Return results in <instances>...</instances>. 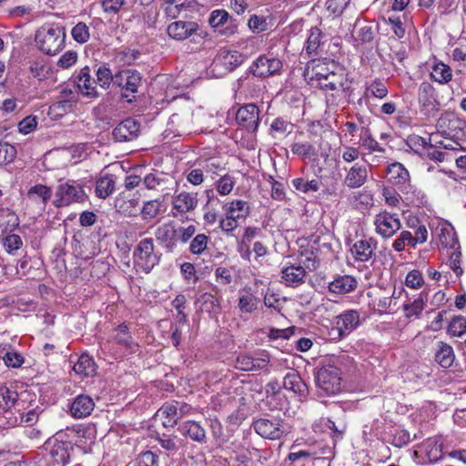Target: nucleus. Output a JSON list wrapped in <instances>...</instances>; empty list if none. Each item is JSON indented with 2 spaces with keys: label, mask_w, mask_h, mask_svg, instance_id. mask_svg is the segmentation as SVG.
<instances>
[{
  "label": "nucleus",
  "mask_w": 466,
  "mask_h": 466,
  "mask_svg": "<svg viewBox=\"0 0 466 466\" xmlns=\"http://www.w3.org/2000/svg\"><path fill=\"white\" fill-rule=\"evenodd\" d=\"M304 76L312 86L325 92L331 91L346 98L351 93V81L345 69L334 61L312 60L307 64Z\"/></svg>",
  "instance_id": "f257e3e1"
},
{
  "label": "nucleus",
  "mask_w": 466,
  "mask_h": 466,
  "mask_svg": "<svg viewBox=\"0 0 466 466\" xmlns=\"http://www.w3.org/2000/svg\"><path fill=\"white\" fill-rule=\"evenodd\" d=\"M352 363V359L342 355L334 359L333 363H327L319 368L315 373V382L319 396H333L342 390V372L336 364Z\"/></svg>",
  "instance_id": "f03ea898"
},
{
  "label": "nucleus",
  "mask_w": 466,
  "mask_h": 466,
  "mask_svg": "<svg viewBox=\"0 0 466 466\" xmlns=\"http://www.w3.org/2000/svg\"><path fill=\"white\" fill-rule=\"evenodd\" d=\"M65 40L64 27L55 24L44 25L35 34V42L39 49L49 56L59 52L65 46Z\"/></svg>",
  "instance_id": "7ed1b4c3"
},
{
  "label": "nucleus",
  "mask_w": 466,
  "mask_h": 466,
  "mask_svg": "<svg viewBox=\"0 0 466 466\" xmlns=\"http://www.w3.org/2000/svg\"><path fill=\"white\" fill-rule=\"evenodd\" d=\"M161 253L155 250L151 238L140 240L133 252L135 265L145 273H149L159 263Z\"/></svg>",
  "instance_id": "20e7f679"
},
{
  "label": "nucleus",
  "mask_w": 466,
  "mask_h": 466,
  "mask_svg": "<svg viewBox=\"0 0 466 466\" xmlns=\"http://www.w3.org/2000/svg\"><path fill=\"white\" fill-rule=\"evenodd\" d=\"M55 196L54 205L56 208L67 207L73 203H83L87 198L82 185L76 180L60 181Z\"/></svg>",
  "instance_id": "39448f33"
},
{
  "label": "nucleus",
  "mask_w": 466,
  "mask_h": 466,
  "mask_svg": "<svg viewBox=\"0 0 466 466\" xmlns=\"http://www.w3.org/2000/svg\"><path fill=\"white\" fill-rule=\"evenodd\" d=\"M115 346L127 353H135L138 344L134 340L127 326L125 323L118 325L114 330L110 339L104 343L103 349L116 353Z\"/></svg>",
  "instance_id": "423d86ee"
},
{
  "label": "nucleus",
  "mask_w": 466,
  "mask_h": 466,
  "mask_svg": "<svg viewBox=\"0 0 466 466\" xmlns=\"http://www.w3.org/2000/svg\"><path fill=\"white\" fill-rule=\"evenodd\" d=\"M253 428L262 438L274 441L289 432V425L276 417L258 419L253 422Z\"/></svg>",
  "instance_id": "0eeeda50"
},
{
  "label": "nucleus",
  "mask_w": 466,
  "mask_h": 466,
  "mask_svg": "<svg viewBox=\"0 0 466 466\" xmlns=\"http://www.w3.org/2000/svg\"><path fill=\"white\" fill-rule=\"evenodd\" d=\"M269 361L268 352L263 350L241 352L236 358L235 368L242 371H258L267 368Z\"/></svg>",
  "instance_id": "6e6552de"
},
{
  "label": "nucleus",
  "mask_w": 466,
  "mask_h": 466,
  "mask_svg": "<svg viewBox=\"0 0 466 466\" xmlns=\"http://www.w3.org/2000/svg\"><path fill=\"white\" fill-rule=\"evenodd\" d=\"M387 175L388 180L406 196L405 198L412 201L411 195L414 193V189L410 185V173L405 167L400 162L392 163L388 167Z\"/></svg>",
  "instance_id": "1a4fd4ad"
},
{
  "label": "nucleus",
  "mask_w": 466,
  "mask_h": 466,
  "mask_svg": "<svg viewBox=\"0 0 466 466\" xmlns=\"http://www.w3.org/2000/svg\"><path fill=\"white\" fill-rule=\"evenodd\" d=\"M335 339H340L350 335L360 325V315L356 309H348L338 315L334 319Z\"/></svg>",
  "instance_id": "9d476101"
},
{
  "label": "nucleus",
  "mask_w": 466,
  "mask_h": 466,
  "mask_svg": "<svg viewBox=\"0 0 466 466\" xmlns=\"http://www.w3.org/2000/svg\"><path fill=\"white\" fill-rule=\"evenodd\" d=\"M140 84L141 76L136 70L127 69L115 74V86L121 88L126 98L137 93Z\"/></svg>",
  "instance_id": "9b49d317"
},
{
  "label": "nucleus",
  "mask_w": 466,
  "mask_h": 466,
  "mask_svg": "<svg viewBox=\"0 0 466 466\" xmlns=\"http://www.w3.org/2000/svg\"><path fill=\"white\" fill-rule=\"evenodd\" d=\"M374 225L377 234L384 238L392 237L401 227L399 216L387 211L380 212L375 217Z\"/></svg>",
  "instance_id": "f8f14e48"
},
{
  "label": "nucleus",
  "mask_w": 466,
  "mask_h": 466,
  "mask_svg": "<svg viewBox=\"0 0 466 466\" xmlns=\"http://www.w3.org/2000/svg\"><path fill=\"white\" fill-rule=\"evenodd\" d=\"M281 67L282 62L279 59L260 56L252 63L249 71L255 76L265 78L277 74Z\"/></svg>",
  "instance_id": "ddd939ff"
},
{
  "label": "nucleus",
  "mask_w": 466,
  "mask_h": 466,
  "mask_svg": "<svg viewBox=\"0 0 466 466\" xmlns=\"http://www.w3.org/2000/svg\"><path fill=\"white\" fill-rule=\"evenodd\" d=\"M236 121L239 127L249 132H255L259 123V109L254 104L241 106L236 114Z\"/></svg>",
  "instance_id": "4468645a"
},
{
  "label": "nucleus",
  "mask_w": 466,
  "mask_h": 466,
  "mask_svg": "<svg viewBox=\"0 0 466 466\" xmlns=\"http://www.w3.org/2000/svg\"><path fill=\"white\" fill-rule=\"evenodd\" d=\"M139 132L140 124L133 118H127L114 128L112 135L117 142H127L137 138Z\"/></svg>",
  "instance_id": "2eb2a0df"
},
{
  "label": "nucleus",
  "mask_w": 466,
  "mask_h": 466,
  "mask_svg": "<svg viewBox=\"0 0 466 466\" xmlns=\"http://www.w3.org/2000/svg\"><path fill=\"white\" fill-rule=\"evenodd\" d=\"M199 29L198 23L193 21H176L171 23L167 28V35L177 41H183L197 34Z\"/></svg>",
  "instance_id": "dca6fc26"
},
{
  "label": "nucleus",
  "mask_w": 466,
  "mask_h": 466,
  "mask_svg": "<svg viewBox=\"0 0 466 466\" xmlns=\"http://www.w3.org/2000/svg\"><path fill=\"white\" fill-rule=\"evenodd\" d=\"M143 184L148 190H155L165 197L169 195L173 181L163 173H150L144 177Z\"/></svg>",
  "instance_id": "f3484780"
},
{
  "label": "nucleus",
  "mask_w": 466,
  "mask_h": 466,
  "mask_svg": "<svg viewBox=\"0 0 466 466\" xmlns=\"http://www.w3.org/2000/svg\"><path fill=\"white\" fill-rule=\"evenodd\" d=\"M377 241L370 238L369 239L357 240L350 248V253L359 262H369L374 257Z\"/></svg>",
  "instance_id": "a211bd4d"
},
{
  "label": "nucleus",
  "mask_w": 466,
  "mask_h": 466,
  "mask_svg": "<svg viewBox=\"0 0 466 466\" xmlns=\"http://www.w3.org/2000/svg\"><path fill=\"white\" fill-rule=\"evenodd\" d=\"M76 83L84 96L88 97H97L99 96L96 89V80L92 77L88 66L80 69L76 76Z\"/></svg>",
  "instance_id": "6ab92c4d"
},
{
  "label": "nucleus",
  "mask_w": 466,
  "mask_h": 466,
  "mask_svg": "<svg viewBox=\"0 0 466 466\" xmlns=\"http://www.w3.org/2000/svg\"><path fill=\"white\" fill-rule=\"evenodd\" d=\"M368 177L369 173L367 166L355 163L349 170H347L343 182L349 188H359L367 182Z\"/></svg>",
  "instance_id": "aec40b11"
},
{
  "label": "nucleus",
  "mask_w": 466,
  "mask_h": 466,
  "mask_svg": "<svg viewBox=\"0 0 466 466\" xmlns=\"http://www.w3.org/2000/svg\"><path fill=\"white\" fill-rule=\"evenodd\" d=\"M267 403L271 410H284L289 401L284 392L279 388L277 381H270L266 386Z\"/></svg>",
  "instance_id": "412c9836"
},
{
  "label": "nucleus",
  "mask_w": 466,
  "mask_h": 466,
  "mask_svg": "<svg viewBox=\"0 0 466 466\" xmlns=\"http://www.w3.org/2000/svg\"><path fill=\"white\" fill-rule=\"evenodd\" d=\"M306 276V269L300 265L286 266L281 270V281L287 287H299L305 282Z\"/></svg>",
  "instance_id": "4be33fe9"
},
{
  "label": "nucleus",
  "mask_w": 466,
  "mask_h": 466,
  "mask_svg": "<svg viewBox=\"0 0 466 466\" xmlns=\"http://www.w3.org/2000/svg\"><path fill=\"white\" fill-rule=\"evenodd\" d=\"M74 451V446L70 441H58L55 440L50 450L54 464L57 466H66L70 462L71 453Z\"/></svg>",
  "instance_id": "5701e85b"
},
{
  "label": "nucleus",
  "mask_w": 466,
  "mask_h": 466,
  "mask_svg": "<svg viewBox=\"0 0 466 466\" xmlns=\"http://www.w3.org/2000/svg\"><path fill=\"white\" fill-rule=\"evenodd\" d=\"M94 408L93 399L87 395L80 394L71 403L69 413L75 419H83L89 416Z\"/></svg>",
  "instance_id": "b1692460"
},
{
  "label": "nucleus",
  "mask_w": 466,
  "mask_h": 466,
  "mask_svg": "<svg viewBox=\"0 0 466 466\" xmlns=\"http://www.w3.org/2000/svg\"><path fill=\"white\" fill-rule=\"evenodd\" d=\"M360 148L367 151L362 153V159L367 162L369 161L366 159L368 155H371L374 152L383 154L386 151L385 148L374 138L369 127H361L360 129Z\"/></svg>",
  "instance_id": "393cba45"
},
{
  "label": "nucleus",
  "mask_w": 466,
  "mask_h": 466,
  "mask_svg": "<svg viewBox=\"0 0 466 466\" xmlns=\"http://www.w3.org/2000/svg\"><path fill=\"white\" fill-rule=\"evenodd\" d=\"M198 206L197 193L183 191L176 195L172 199V210L185 214L194 210Z\"/></svg>",
  "instance_id": "a878e982"
},
{
  "label": "nucleus",
  "mask_w": 466,
  "mask_h": 466,
  "mask_svg": "<svg viewBox=\"0 0 466 466\" xmlns=\"http://www.w3.org/2000/svg\"><path fill=\"white\" fill-rule=\"evenodd\" d=\"M283 387L298 394L300 398H305L308 395L307 384L294 370L289 371L283 378Z\"/></svg>",
  "instance_id": "bb28decb"
},
{
  "label": "nucleus",
  "mask_w": 466,
  "mask_h": 466,
  "mask_svg": "<svg viewBox=\"0 0 466 466\" xmlns=\"http://www.w3.org/2000/svg\"><path fill=\"white\" fill-rule=\"evenodd\" d=\"M259 302V298H258L252 292L251 288L246 287L243 289L239 290V296L238 299V309L241 313H253L255 310H257Z\"/></svg>",
  "instance_id": "cd10ccee"
},
{
  "label": "nucleus",
  "mask_w": 466,
  "mask_h": 466,
  "mask_svg": "<svg viewBox=\"0 0 466 466\" xmlns=\"http://www.w3.org/2000/svg\"><path fill=\"white\" fill-rule=\"evenodd\" d=\"M176 229L169 224L166 223L159 226L155 230L156 239L167 250L171 251L176 246Z\"/></svg>",
  "instance_id": "c85d7f7f"
},
{
  "label": "nucleus",
  "mask_w": 466,
  "mask_h": 466,
  "mask_svg": "<svg viewBox=\"0 0 466 466\" xmlns=\"http://www.w3.org/2000/svg\"><path fill=\"white\" fill-rule=\"evenodd\" d=\"M418 100L423 107H434L439 105L438 96L431 83L427 81L420 83L418 90Z\"/></svg>",
  "instance_id": "c756f323"
},
{
  "label": "nucleus",
  "mask_w": 466,
  "mask_h": 466,
  "mask_svg": "<svg viewBox=\"0 0 466 466\" xmlns=\"http://www.w3.org/2000/svg\"><path fill=\"white\" fill-rule=\"evenodd\" d=\"M356 288L357 280L350 275L339 276L329 284V290L339 295L350 293Z\"/></svg>",
  "instance_id": "7c9ffc66"
},
{
  "label": "nucleus",
  "mask_w": 466,
  "mask_h": 466,
  "mask_svg": "<svg viewBox=\"0 0 466 466\" xmlns=\"http://www.w3.org/2000/svg\"><path fill=\"white\" fill-rule=\"evenodd\" d=\"M222 208L225 214L233 217L238 221L246 218L249 214V205L242 199L226 202L223 204Z\"/></svg>",
  "instance_id": "2f4dec72"
},
{
  "label": "nucleus",
  "mask_w": 466,
  "mask_h": 466,
  "mask_svg": "<svg viewBox=\"0 0 466 466\" xmlns=\"http://www.w3.org/2000/svg\"><path fill=\"white\" fill-rule=\"evenodd\" d=\"M178 431L185 436L189 437L192 441L204 443L207 436L204 428L195 420L185 421L178 427Z\"/></svg>",
  "instance_id": "473e14b6"
},
{
  "label": "nucleus",
  "mask_w": 466,
  "mask_h": 466,
  "mask_svg": "<svg viewBox=\"0 0 466 466\" xmlns=\"http://www.w3.org/2000/svg\"><path fill=\"white\" fill-rule=\"evenodd\" d=\"M244 61V56L238 51L222 50L217 58V63H219L225 69L233 71L239 66Z\"/></svg>",
  "instance_id": "72a5a7b5"
},
{
  "label": "nucleus",
  "mask_w": 466,
  "mask_h": 466,
  "mask_svg": "<svg viewBox=\"0 0 466 466\" xmlns=\"http://www.w3.org/2000/svg\"><path fill=\"white\" fill-rule=\"evenodd\" d=\"M431 78L441 85L447 84L452 79V70L448 65L438 61L431 67Z\"/></svg>",
  "instance_id": "f704fd0d"
},
{
  "label": "nucleus",
  "mask_w": 466,
  "mask_h": 466,
  "mask_svg": "<svg viewBox=\"0 0 466 466\" xmlns=\"http://www.w3.org/2000/svg\"><path fill=\"white\" fill-rule=\"evenodd\" d=\"M157 415L161 418L162 425L165 428H173L180 420L177 414L176 408L173 407L171 402L165 403L157 410Z\"/></svg>",
  "instance_id": "c9c22d12"
},
{
  "label": "nucleus",
  "mask_w": 466,
  "mask_h": 466,
  "mask_svg": "<svg viewBox=\"0 0 466 466\" xmlns=\"http://www.w3.org/2000/svg\"><path fill=\"white\" fill-rule=\"evenodd\" d=\"M74 371L81 376H93L96 372V364L88 354H82L73 366Z\"/></svg>",
  "instance_id": "e433bc0d"
},
{
  "label": "nucleus",
  "mask_w": 466,
  "mask_h": 466,
  "mask_svg": "<svg viewBox=\"0 0 466 466\" xmlns=\"http://www.w3.org/2000/svg\"><path fill=\"white\" fill-rule=\"evenodd\" d=\"M116 181L113 176H104L99 177L96 183V195L99 198H106L115 191Z\"/></svg>",
  "instance_id": "4c0bfd02"
},
{
  "label": "nucleus",
  "mask_w": 466,
  "mask_h": 466,
  "mask_svg": "<svg viewBox=\"0 0 466 466\" xmlns=\"http://www.w3.org/2000/svg\"><path fill=\"white\" fill-rule=\"evenodd\" d=\"M455 356L452 348L443 342H441L439 345V350L435 354V360L442 367V368H450L453 361Z\"/></svg>",
  "instance_id": "58836bf2"
},
{
  "label": "nucleus",
  "mask_w": 466,
  "mask_h": 466,
  "mask_svg": "<svg viewBox=\"0 0 466 466\" xmlns=\"http://www.w3.org/2000/svg\"><path fill=\"white\" fill-rule=\"evenodd\" d=\"M18 393L5 385H0V408L8 410L15 405H19Z\"/></svg>",
  "instance_id": "ea45409f"
},
{
  "label": "nucleus",
  "mask_w": 466,
  "mask_h": 466,
  "mask_svg": "<svg viewBox=\"0 0 466 466\" xmlns=\"http://www.w3.org/2000/svg\"><path fill=\"white\" fill-rule=\"evenodd\" d=\"M51 196V188L42 184L35 185L31 187L27 191V197L29 199L32 201L40 200L43 205L47 203Z\"/></svg>",
  "instance_id": "a19ab883"
},
{
  "label": "nucleus",
  "mask_w": 466,
  "mask_h": 466,
  "mask_svg": "<svg viewBox=\"0 0 466 466\" xmlns=\"http://www.w3.org/2000/svg\"><path fill=\"white\" fill-rule=\"evenodd\" d=\"M290 150L303 159L311 158L317 154L315 147L309 142H294L290 146Z\"/></svg>",
  "instance_id": "79ce46f5"
},
{
  "label": "nucleus",
  "mask_w": 466,
  "mask_h": 466,
  "mask_svg": "<svg viewBox=\"0 0 466 466\" xmlns=\"http://www.w3.org/2000/svg\"><path fill=\"white\" fill-rule=\"evenodd\" d=\"M162 200L152 199L146 201L140 210L141 218L143 220H152L157 218L160 212Z\"/></svg>",
  "instance_id": "37998d69"
},
{
  "label": "nucleus",
  "mask_w": 466,
  "mask_h": 466,
  "mask_svg": "<svg viewBox=\"0 0 466 466\" xmlns=\"http://www.w3.org/2000/svg\"><path fill=\"white\" fill-rule=\"evenodd\" d=\"M138 200L132 198L128 200L117 199L115 208L117 212L125 217H136L137 215Z\"/></svg>",
  "instance_id": "c03bdc74"
},
{
  "label": "nucleus",
  "mask_w": 466,
  "mask_h": 466,
  "mask_svg": "<svg viewBox=\"0 0 466 466\" xmlns=\"http://www.w3.org/2000/svg\"><path fill=\"white\" fill-rule=\"evenodd\" d=\"M321 31L317 27H312L306 41V52L309 55H317L318 49L321 44Z\"/></svg>",
  "instance_id": "a18cd8bd"
},
{
  "label": "nucleus",
  "mask_w": 466,
  "mask_h": 466,
  "mask_svg": "<svg viewBox=\"0 0 466 466\" xmlns=\"http://www.w3.org/2000/svg\"><path fill=\"white\" fill-rule=\"evenodd\" d=\"M96 83L103 89L109 88L110 85H115V75H112L111 70L106 66H100L96 72Z\"/></svg>",
  "instance_id": "49530a36"
},
{
  "label": "nucleus",
  "mask_w": 466,
  "mask_h": 466,
  "mask_svg": "<svg viewBox=\"0 0 466 466\" xmlns=\"http://www.w3.org/2000/svg\"><path fill=\"white\" fill-rule=\"evenodd\" d=\"M292 186L302 193L316 192L319 189V181L312 179L310 181L305 180L302 177L295 178L291 181Z\"/></svg>",
  "instance_id": "de8ad7c7"
},
{
  "label": "nucleus",
  "mask_w": 466,
  "mask_h": 466,
  "mask_svg": "<svg viewBox=\"0 0 466 466\" xmlns=\"http://www.w3.org/2000/svg\"><path fill=\"white\" fill-rule=\"evenodd\" d=\"M425 307V299L423 292L419 295L412 302L403 305V309L406 312L407 318L418 316Z\"/></svg>",
  "instance_id": "09e8293b"
},
{
  "label": "nucleus",
  "mask_w": 466,
  "mask_h": 466,
  "mask_svg": "<svg viewBox=\"0 0 466 466\" xmlns=\"http://www.w3.org/2000/svg\"><path fill=\"white\" fill-rule=\"evenodd\" d=\"M236 184L235 178L226 174L216 182V190L221 196H228L231 193Z\"/></svg>",
  "instance_id": "8fccbe9b"
},
{
  "label": "nucleus",
  "mask_w": 466,
  "mask_h": 466,
  "mask_svg": "<svg viewBox=\"0 0 466 466\" xmlns=\"http://www.w3.org/2000/svg\"><path fill=\"white\" fill-rule=\"evenodd\" d=\"M440 243L443 248H456L458 241L452 228H444L439 235Z\"/></svg>",
  "instance_id": "3c124183"
},
{
  "label": "nucleus",
  "mask_w": 466,
  "mask_h": 466,
  "mask_svg": "<svg viewBox=\"0 0 466 466\" xmlns=\"http://www.w3.org/2000/svg\"><path fill=\"white\" fill-rule=\"evenodd\" d=\"M198 163L201 166L204 173L207 174L214 175L224 169L220 160L216 157L201 159L198 161Z\"/></svg>",
  "instance_id": "603ef678"
},
{
  "label": "nucleus",
  "mask_w": 466,
  "mask_h": 466,
  "mask_svg": "<svg viewBox=\"0 0 466 466\" xmlns=\"http://www.w3.org/2000/svg\"><path fill=\"white\" fill-rule=\"evenodd\" d=\"M71 34L74 40L80 44L86 43L90 37L89 28L84 22L77 23L73 27Z\"/></svg>",
  "instance_id": "864d4df0"
},
{
  "label": "nucleus",
  "mask_w": 466,
  "mask_h": 466,
  "mask_svg": "<svg viewBox=\"0 0 466 466\" xmlns=\"http://www.w3.org/2000/svg\"><path fill=\"white\" fill-rule=\"evenodd\" d=\"M156 440L158 441L160 446L166 451L175 453L178 450V446L177 444V436L175 435H167V434H159L157 433Z\"/></svg>",
  "instance_id": "5fc2aeb1"
},
{
  "label": "nucleus",
  "mask_w": 466,
  "mask_h": 466,
  "mask_svg": "<svg viewBox=\"0 0 466 466\" xmlns=\"http://www.w3.org/2000/svg\"><path fill=\"white\" fill-rule=\"evenodd\" d=\"M208 239L207 235L198 234L189 245L190 252L196 255L202 254L208 247Z\"/></svg>",
  "instance_id": "6e6d98bb"
},
{
  "label": "nucleus",
  "mask_w": 466,
  "mask_h": 466,
  "mask_svg": "<svg viewBox=\"0 0 466 466\" xmlns=\"http://www.w3.org/2000/svg\"><path fill=\"white\" fill-rule=\"evenodd\" d=\"M16 156V149L8 143L0 142V166L14 161Z\"/></svg>",
  "instance_id": "4d7b16f0"
},
{
  "label": "nucleus",
  "mask_w": 466,
  "mask_h": 466,
  "mask_svg": "<svg viewBox=\"0 0 466 466\" xmlns=\"http://www.w3.org/2000/svg\"><path fill=\"white\" fill-rule=\"evenodd\" d=\"M388 95V88L380 80L373 81L368 87H367V96H373L377 98H384Z\"/></svg>",
  "instance_id": "13d9d810"
},
{
  "label": "nucleus",
  "mask_w": 466,
  "mask_h": 466,
  "mask_svg": "<svg viewBox=\"0 0 466 466\" xmlns=\"http://www.w3.org/2000/svg\"><path fill=\"white\" fill-rule=\"evenodd\" d=\"M449 331L453 336L461 337L466 333V319L461 316L455 317L450 323Z\"/></svg>",
  "instance_id": "bf43d9fd"
},
{
  "label": "nucleus",
  "mask_w": 466,
  "mask_h": 466,
  "mask_svg": "<svg viewBox=\"0 0 466 466\" xmlns=\"http://www.w3.org/2000/svg\"><path fill=\"white\" fill-rule=\"evenodd\" d=\"M405 284L411 289H419L424 284L422 274L418 269L410 271L405 279Z\"/></svg>",
  "instance_id": "052dcab7"
},
{
  "label": "nucleus",
  "mask_w": 466,
  "mask_h": 466,
  "mask_svg": "<svg viewBox=\"0 0 466 466\" xmlns=\"http://www.w3.org/2000/svg\"><path fill=\"white\" fill-rule=\"evenodd\" d=\"M406 244L414 247L412 241V234L410 231L404 230L400 235L394 240L392 246L396 251H402Z\"/></svg>",
  "instance_id": "680f3d73"
},
{
  "label": "nucleus",
  "mask_w": 466,
  "mask_h": 466,
  "mask_svg": "<svg viewBox=\"0 0 466 466\" xmlns=\"http://www.w3.org/2000/svg\"><path fill=\"white\" fill-rule=\"evenodd\" d=\"M216 281L221 285H229L233 280L232 269L218 267L215 270Z\"/></svg>",
  "instance_id": "e2e57ef3"
},
{
  "label": "nucleus",
  "mask_w": 466,
  "mask_h": 466,
  "mask_svg": "<svg viewBox=\"0 0 466 466\" xmlns=\"http://www.w3.org/2000/svg\"><path fill=\"white\" fill-rule=\"evenodd\" d=\"M37 126V117L35 116H28L18 123V130L24 135H27L34 131Z\"/></svg>",
  "instance_id": "0e129e2a"
},
{
  "label": "nucleus",
  "mask_w": 466,
  "mask_h": 466,
  "mask_svg": "<svg viewBox=\"0 0 466 466\" xmlns=\"http://www.w3.org/2000/svg\"><path fill=\"white\" fill-rule=\"evenodd\" d=\"M187 180L194 186H198L203 182L204 171L202 170L198 161L196 163L195 167L187 173Z\"/></svg>",
  "instance_id": "69168bd1"
},
{
  "label": "nucleus",
  "mask_w": 466,
  "mask_h": 466,
  "mask_svg": "<svg viewBox=\"0 0 466 466\" xmlns=\"http://www.w3.org/2000/svg\"><path fill=\"white\" fill-rule=\"evenodd\" d=\"M229 15L225 10H214L209 17V24L213 27H218L220 25H223L228 19Z\"/></svg>",
  "instance_id": "338daca9"
},
{
  "label": "nucleus",
  "mask_w": 466,
  "mask_h": 466,
  "mask_svg": "<svg viewBox=\"0 0 466 466\" xmlns=\"http://www.w3.org/2000/svg\"><path fill=\"white\" fill-rule=\"evenodd\" d=\"M138 461L140 466H158L157 456L150 451L140 454Z\"/></svg>",
  "instance_id": "774afa93"
}]
</instances>
